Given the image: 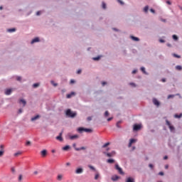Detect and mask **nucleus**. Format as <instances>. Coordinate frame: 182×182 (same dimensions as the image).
I'll return each instance as SVG.
<instances>
[{"label": "nucleus", "mask_w": 182, "mask_h": 182, "mask_svg": "<svg viewBox=\"0 0 182 182\" xmlns=\"http://www.w3.org/2000/svg\"><path fill=\"white\" fill-rule=\"evenodd\" d=\"M118 2H119L120 4H122V5L124 4L123 3V1H120V0H118Z\"/></svg>", "instance_id": "obj_54"}, {"label": "nucleus", "mask_w": 182, "mask_h": 182, "mask_svg": "<svg viewBox=\"0 0 182 182\" xmlns=\"http://www.w3.org/2000/svg\"><path fill=\"white\" fill-rule=\"evenodd\" d=\"M136 72H137V70H134L132 71V74H136Z\"/></svg>", "instance_id": "obj_61"}, {"label": "nucleus", "mask_w": 182, "mask_h": 182, "mask_svg": "<svg viewBox=\"0 0 182 182\" xmlns=\"http://www.w3.org/2000/svg\"><path fill=\"white\" fill-rule=\"evenodd\" d=\"M33 87H35V88H36V87H38V86H40V84L39 83H35V84H33Z\"/></svg>", "instance_id": "obj_35"}, {"label": "nucleus", "mask_w": 182, "mask_h": 182, "mask_svg": "<svg viewBox=\"0 0 182 182\" xmlns=\"http://www.w3.org/2000/svg\"><path fill=\"white\" fill-rule=\"evenodd\" d=\"M4 151H0V157L3 156Z\"/></svg>", "instance_id": "obj_45"}, {"label": "nucleus", "mask_w": 182, "mask_h": 182, "mask_svg": "<svg viewBox=\"0 0 182 182\" xmlns=\"http://www.w3.org/2000/svg\"><path fill=\"white\" fill-rule=\"evenodd\" d=\"M107 162L112 164L114 163V159H107Z\"/></svg>", "instance_id": "obj_25"}, {"label": "nucleus", "mask_w": 182, "mask_h": 182, "mask_svg": "<svg viewBox=\"0 0 182 182\" xmlns=\"http://www.w3.org/2000/svg\"><path fill=\"white\" fill-rule=\"evenodd\" d=\"M172 38H173V40H174V41L178 40V37L176 35H173Z\"/></svg>", "instance_id": "obj_26"}, {"label": "nucleus", "mask_w": 182, "mask_h": 182, "mask_svg": "<svg viewBox=\"0 0 182 182\" xmlns=\"http://www.w3.org/2000/svg\"><path fill=\"white\" fill-rule=\"evenodd\" d=\"M18 181H22V175H19V177L18 178Z\"/></svg>", "instance_id": "obj_41"}, {"label": "nucleus", "mask_w": 182, "mask_h": 182, "mask_svg": "<svg viewBox=\"0 0 182 182\" xmlns=\"http://www.w3.org/2000/svg\"><path fill=\"white\" fill-rule=\"evenodd\" d=\"M92 119V117H87V121L90 122Z\"/></svg>", "instance_id": "obj_39"}, {"label": "nucleus", "mask_w": 182, "mask_h": 182, "mask_svg": "<svg viewBox=\"0 0 182 182\" xmlns=\"http://www.w3.org/2000/svg\"><path fill=\"white\" fill-rule=\"evenodd\" d=\"M82 70H78V71H77V74H81Z\"/></svg>", "instance_id": "obj_58"}, {"label": "nucleus", "mask_w": 182, "mask_h": 182, "mask_svg": "<svg viewBox=\"0 0 182 182\" xmlns=\"http://www.w3.org/2000/svg\"><path fill=\"white\" fill-rule=\"evenodd\" d=\"M148 10H149V6H146L145 8H144V11L147 12Z\"/></svg>", "instance_id": "obj_37"}, {"label": "nucleus", "mask_w": 182, "mask_h": 182, "mask_svg": "<svg viewBox=\"0 0 182 182\" xmlns=\"http://www.w3.org/2000/svg\"><path fill=\"white\" fill-rule=\"evenodd\" d=\"M159 42L161 43H166V41L164 39H160L159 40Z\"/></svg>", "instance_id": "obj_42"}, {"label": "nucleus", "mask_w": 182, "mask_h": 182, "mask_svg": "<svg viewBox=\"0 0 182 182\" xmlns=\"http://www.w3.org/2000/svg\"><path fill=\"white\" fill-rule=\"evenodd\" d=\"M137 141V140L136 139H130L129 140V144H128V148H131V146H132V144L136 143Z\"/></svg>", "instance_id": "obj_6"}, {"label": "nucleus", "mask_w": 182, "mask_h": 182, "mask_svg": "<svg viewBox=\"0 0 182 182\" xmlns=\"http://www.w3.org/2000/svg\"><path fill=\"white\" fill-rule=\"evenodd\" d=\"M159 176H164V172H159Z\"/></svg>", "instance_id": "obj_51"}, {"label": "nucleus", "mask_w": 182, "mask_h": 182, "mask_svg": "<svg viewBox=\"0 0 182 182\" xmlns=\"http://www.w3.org/2000/svg\"><path fill=\"white\" fill-rule=\"evenodd\" d=\"M105 117H107L109 116V112L107 111L105 112Z\"/></svg>", "instance_id": "obj_44"}, {"label": "nucleus", "mask_w": 182, "mask_h": 182, "mask_svg": "<svg viewBox=\"0 0 182 182\" xmlns=\"http://www.w3.org/2000/svg\"><path fill=\"white\" fill-rule=\"evenodd\" d=\"M131 39H132V41H134L136 42H139L140 41V38H137V37H134L131 36Z\"/></svg>", "instance_id": "obj_15"}, {"label": "nucleus", "mask_w": 182, "mask_h": 182, "mask_svg": "<svg viewBox=\"0 0 182 182\" xmlns=\"http://www.w3.org/2000/svg\"><path fill=\"white\" fill-rule=\"evenodd\" d=\"M165 122H166V125L169 127V129L171 130V132H173L174 131V127H173L171 124V122L168 120H165Z\"/></svg>", "instance_id": "obj_4"}, {"label": "nucleus", "mask_w": 182, "mask_h": 182, "mask_svg": "<svg viewBox=\"0 0 182 182\" xmlns=\"http://www.w3.org/2000/svg\"><path fill=\"white\" fill-rule=\"evenodd\" d=\"M30 145H31V141L26 142V146H30Z\"/></svg>", "instance_id": "obj_48"}, {"label": "nucleus", "mask_w": 182, "mask_h": 182, "mask_svg": "<svg viewBox=\"0 0 182 182\" xmlns=\"http://www.w3.org/2000/svg\"><path fill=\"white\" fill-rule=\"evenodd\" d=\"M141 71H142V73H144V74L146 75L144 67H141Z\"/></svg>", "instance_id": "obj_29"}, {"label": "nucleus", "mask_w": 182, "mask_h": 182, "mask_svg": "<svg viewBox=\"0 0 182 182\" xmlns=\"http://www.w3.org/2000/svg\"><path fill=\"white\" fill-rule=\"evenodd\" d=\"M141 129V125L140 124H134L133 125V131L137 132Z\"/></svg>", "instance_id": "obj_5"}, {"label": "nucleus", "mask_w": 182, "mask_h": 182, "mask_svg": "<svg viewBox=\"0 0 182 182\" xmlns=\"http://www.w3.org/2000/svg\"><path fill=\"white\" fill-rule=\"evenodd\" d=\"M93 60H100V56L97 57V58H94Z\"/></svg>", "instance_id": "obj_43"}, {"label": "nucleus", "mask_w": 182, "mask_h": 182, "mask_svg": "<svg viewBox=\"0 0 182 182\" xmlns=\"http://www.w3.org/2000/svg\"><path fill=\"white\" fill-rule=\"evenodd\" d=\"M174 96H175L174 95H168V100L173 98Z\"/></svg>", "instance_id": "obj_33"}, {"label": "nucleus", "mask_w": 182, "mask_h": 182, "mask_svg": "<svg viewBox=\"0 0 182 182\" xmlns=\"http://www.w3.org/2000/svg\"><path fill=\"white\" fill-rule=\"evenodd\" d=\"M176 69L177 70H182V66H181V65H177V66H176Z\"/></svg>", "instance_id": "obj_27"}, {"label": "nucleus", "mask_w": 182, "mask_h": 182, "mask_svg": "<svg viewBox=\"0 0 182 182\" xmlns=\"http://www.w3.org/2000/svg\"><path fill=\"white\" fill-rule=\"evenodd\" d=\"M38 119H40V115H36L35 117L31 118V122H35Z\"/></svg>", "instance_id": "obj_9"}, {"label": "nucleus", "mask_w": 182, "mask_h": 182, "mask_svg": "<svg viewBox=\"0 0 182 182\" xmlns=\"http://www.w3.org/2000/svg\"><path fill=\"white\" fill-rule=\"evenodd\" d=\"M86 148L85 147H80V148H75V151H81V150H85Z\"/></svg>", "instance_id": "obj_22"}, {"label": "nucleus", "mask_w": 182, "mask_h": 182, "mask_svg": "<svg viewBox=\"0 0 182 182\" xmlns=\"http://www.w3.org/2000/svg\"><path fill=\"white\" fill-rule=\"evenodd\" d=\"M38 173V172H37V171H35V172H33V174L37 175Z\"/></svg>", "instance_id": "obj_64"}, {"label": "nucleus", "mask_w": 182, "mask_h": 182, "mask_svg": "<svg viewBox=\"0 0 182 182\" xmlns=\"http://www.w3.org/2000/svg\"><path fill=\"white\" fill-rule=\"evenodd\" d=\"M118 2H119L120 4H122V5L124 4L123 3V1H120V0H118Z\"/></svg>", "instance_id": "obj_53"}, {"label": "nucleus", "mask_w": 182, "mask_h": 182, "mask_svg": "<svg viewBox=\"0 0 182 182\" xmlns=\"http://www.w3.org/2000/svg\"><path fill=\"white\" fill-rule=\"evenodd\" d=\"M47 151L46 149H43V151H41V156H43V157H45L46 156Z\"/></svg>", "instance_id": "obj_20"}, {"label": "nucleus", "mask_w": 182, "mask_h": 182, "mask_svg": "<svg viewBox=\"0 0 182 182\" xmlns=\"http://www.w3.org/2000/svg\"><path fill=\"white\" fill-rule=\"evenodd\" d=\"M88 168L92 171H95V168L94 166H91V165H88Z\"/></svg>", "instance_id": "obj_36"}, {"label": "nucleus", "mask_w": 182, "mask_h": 182, "mask_svg": "<svg viewBox=\"0 0 182 182\" xmlns=\"http://www.w3.org/2000/svg\"><path fill=\"white\" fill-rule=\"evenodd\" d=\"M56 140L59 141H63L62 133L59 134V136H56Z\"/></svg>", "instance_id": "obj_13"}, {"label": "nucleus", "mask_w": 182, "mask_h": 182, "mask_svg": "<svg viewBox=\"0 0 182 182\" xmlns=\"http://www.w3.org/2000/svg\"><path fill=\"white\" fill-rule=\"evenodd\" d=\"M41 14V11H37L36 13V15H37V16H40Z\"/></svg>", "instance_id": "obj_46"}, {"label": "nucleus", "mask_w": 182, "mask_h": 182, "mask_svg": "<svg viewBox=\"0 0 182 182\" xmlns=\"http://www.w3.org/2000/svg\"><path fill=\"white\" fill-rule=\"evenodd\" d=\"M16 31V28H11V29H8V32L9 33H13Z\"/></svg>", "instance_id": "obj_28"}, {"label": "nucleus", "mask_w": 182, "mask_h": 182, "mask_svg": "<svg viewBox=\"0 0 182 182\" xmlns=\"http://www.w3.org/2000/svg\"><path fill=\"white\" fill-rule=\"evenodd\" d=\"M149 167L150 168H153V164H149Z\"/></svg>", "instance_id": "obj_55"}, {"label": "nucleus", "mask_w": 182, "mask_h": 182, "mask_svg": "<svg viewBox=\"0 0 182 182\" xmlns=\"http://www.w3.org/2000/svg\"><path fill=\"white\" fill-rule=\"evenodd\" d=\"M51 85H53L54 87L58 86V84L55 83L54 81H51Z\"/></svg>", "instance_id": "obj_40"}, {"label": "nucleus", "mask_w": 182, "mask_h": 182, "mask_svg": "<svg viewBox=\"0 0 182 182\" xmlns=\"http://www.w3.org/2000/svg\"><path fill=\"white\" fill-rule=\"evenodd\" d=\"M56 179L59 181H62L63 179V175H58V177L56 178Z\"/></svg>", "instance_id": "obj_21"}, {"label": "nucleus", "mask_w": 182, "mask_h": 182, "mask_svg": "<svg viewBox=\"0 0 182 182\" xmlns=\"http://www.w3.org/2000/svg\"><path fill=\"white\" fill-rule=\"evenodd\" d=\"M152 103H154V105H155V106L159 107L160 105V103L159 102L158 100L154 98V100H152Z\"/></svg>", "instance_id": "obj_7"}, {"label": "nucleus", "mask_w": 182, "mask_h": 182, "mask_svg": "<svg viewBox=\"0 0 182 182\" xmlns=\"http://www.w3.org/2000/svg\"><path fill=\"white\" fill-rule=\"evenodd\" d=\"M150 11H151L152 14H155V11L153 9H150Z\"/></svg>", "instance_id": "obj_57"}, {"label": "nucleus", "mask_w": 182, "mask_h": 182, "mask_svg": "<svg viewBox=\"0 0 182 182\" xmlns=\"http://www.w3.org/2000/svg\"><path fill=\"white\" fill-rule=\"evenodd\" d=\"M173 56L174 58H177L178 59L181 58V56L178 55H177V54H173Z\"/></svg>", "instance_id": "obj_34"}, {"label": "nucleus", "mask_w": 182, "mask_h": 182, "mask_svg": "<svg viewBox=\"0 0 182 182\" xmlns=\"http://www.w3.org/2000/svg\"><path fill=\"white\" fill-rule=\"evenodd\" d=\"M182 117V114H176V115H174V117L175 118H178V119H179V118H181Z\"/></svg>", "instance_id": "obj_32"}, {"label": "nucleus", "mask_w": 182, "mask_h": 182, "mask_svg": "<svg viewBox=\"0 0 182 182\" xmlns=\"http://www.w3.org/2000/svg\"><path fill=\"white\" fill-rule=\"evenodd\" d=\"M119 124H120V122H117V127L119 128Z\"/></svg>", "instance_id": "obj_59"}, {"label": "nucleus", "mask_w": 182, "mask_h": 182, "mask_svg": "<svg viewBox=\"0 0 182 182\" xmlns=\"http://www.w3.org/2000/svg\"><path fill=\"white\" fill-rule=\"evenodd\" d=\"M18 114H21L22 113V109H19V110L18 111Z\"/></svg>", "instance_id": "obj_56"}, {"label": "nucleus", "mask_w": 182, "mask_h": 182, "mask_svg": "<svg viewBox=\"0 0 182 182\" xmlns=\"http://www.w3.org/2000/svg\"><path fill=\"white\" fill-rule=\"evenodd\" d=\"M102 9H107V4L105 3H102Z\"/></svg>", "instance_id": "obj_38"}, {"label": "nucleus", "mask_w": 182, "mask_h": 182, "mask_svg": "<svg viewBox=\"0 0 182 182\" xmlns=\"http://www.w3.org/2000/svg\"><path fill=\"white\" fill-rule=\"evenodd\" d=\"M69 139H70V140H74L75 139H78V135L69 136Z\"/></svg>", "instance_id": "obj_14"}, {"label": "nucleus", "mask_w": 182, "mask_h": 182, "mask_svg": "<svg viewBox=\"0 0 182 182\" xmlns=\"http://www.w3.org/2000/svg\"><path fill=\"white\" fill-rule=\"evenodd\" d=\"M83 132H85L87 133H91V132H92V129H87V128H83V127L78 128V132L82 133Z\"/></svg>", "instance_id": "obj_2"}, {"label": "nucleus", "mask_w": 182, "mask_h": 182, "mask_svg": "<svg viewBox=\"0 0 182 182\" xmlns=\"http://www.w3.org/2000/svg\"><path fill=\"white\" fill-rule=\"evenodd\" d=\"M166 4H168V5H171V3L170 1H166Z\"/></svg>", "instance_id": "obj_52"}, {"label": "nucleus", "mask_w": 182, "mask_h": 182, "mask_svg": "<svg viewBox=\"0 0 182 182\" xmlns=\"http://www.w3.org/2000/svg\"><path fill=\"white\" fill-rule=\"evenodd\" d=\"M109 144H110V143L107 142V144L102 145V148H107Z\"/></svg>", "instance_id": "obj_31"}, {"label": "nucleus", "mask_w": 182, "mask_h": 182, "mask_svg": "<svg viewBox=\"0 0 182 182\" xmlns=\"http://www.w3.org/2000/svg\"><path fill=\"white\" fill-rule=\"evenodd\" d=\"M39 41H40V38H33V40H32V41H31V44H33V43L39 42Z\"/></svg>", "instance_id": "obj_12"}, {"label": "nucleus", "mask_w": 182, "mask_h": 182, "mask_svg": "<svg viewBox=\"0 0 182 182\" xmlns=\"http://www.w3.org/2000/svg\"><path fill=\"white\" fill-rule=\"evenodd\" d=\"M19 104H22L23 107H25L26 104V100H19Z\"/></svg>", "instance_id": "obj_18"}, {"label": "nucleus", "mask_w": 182, "mask_h": 182, "mask_svg": "<svg viewBox=\"0 0 182 182\" xmlns=\"http://www.w3.org/2000/svg\"><path fill=\"white\" fill-rule=\"evenodd\" d=\"M70 146L68 145L63 147V151H68L69 150Z\"/></svg>", "instance_id": "obj_24"}, {"label": "nucleus", "mask_w": 182, "mask_h": 182, "mask_svg": "<svg viewBox=\"0 0 182 182\" xmlns=\"http://www.w3.org/2000/svg\"><path fill=\"white\" fill-rule=\"evenodd\" d=\"M112 120H113V117L107 118V122H110Z\"/></svg>", "instance_id": "obj_47"}, {"label": "nucleus", "mask_w": 182, "mask_h": 182, "mask_svg": "<svg viewBox=\"0 0 182 182\" xmlns=\"http://www.w3.org/2000/svg\"><path fill=\"white\" fill-rule=\"evenodd\" d=\"M119 178H120V177L118 176H112V181H118Z\"/></svg>", "instance_id": "obj_10"}, {"label": "nucleus", "mask_w": 182, "mask_h": 182, "mask_svg": "<svg viewBox=\"0 0 182 182\" xmlns=\"http://www.w3.org/2000/svg\"><path fill=\"white\" fill-rule=\"evenodd\" d=\"M22 154V153L21 151H18L16 154H14V156L17 157L18 156Z\"/></svg>", "instance_id": "obj_30"}, {"label": "nucleus", "mask_w": 182, "mask_h": 182, "mask_svg": "<svg viewBox=\"0 0 182 182\" xmlns=\"http://www.w3.org/2000/svg\"><path fill=\"white\" fill-rule=\"evenodd\" d=\"M178 8H179V10L182 11V6H178Z\"/></svg>", "instance_id": "obj_63"}, {"label": "nucleus", "mask_w": 182, "mask_h": 182, "mask_svg": "<svg viewBox=\"0 0 182 182\" xmlns=\"http://www.w3.org/2000/svg\"><path fill=\"white\" fill-rule=\"evenodd\" d=\"M73 96H75V92H70V94L67 95V99H70Z\"/></svg>", "instance_id": "obj_17"}, {"label": "nucleus", "mask_w": 182, "mask_h": 182, "mask_svg": "<svg viewBox=\"0 0 182 182\" xmlns=\"http://www.w3.org/2000/svg\"><path fill=\"white\" fill-rule=\"evenodd\" d=\"M82 173H83V169L81 168H77L75 170V174H81Z\"/></svg>", "instance_id": "obj_8"}, {"label": "nucleus", "mask_w": 182, "mask_h": 182, "mask_svg": "<svg viewBox=\"0 0 182 182\" xmlns=\"http://www.w3.org/2000/svg\"><path fill=\"white\" fill-rule=\"evenodd\" d=\"M102 86H105V85H107V82H102Z\"/></svg>", "instance_id": "obj_60"}, {"label": "nucleus", "mask_w": 182, "mask_h": 182, "mask_svg": "<svg viewBox=\"0 0 182 182\" xmlns=\"http://www.w3.org/2000/svg\"><path fill=\"white\" fill-rule=\"evenodd\" d=\"M100 177V173H99L98 172H97V173L95 174V180L99 179Z\"/></svg>", "instance_id": "obj_19"}, {"label": "nucleus", "mask_w": 182, "mask_h": 182, "mask_svg": "<svg viewBox=\"0 0 182 182\" xmlns=\"http://www.w3.org/2000/svg\"><path fill=\"white\" fill-rule=\"evenodd\" d=\"M129 85H131L132 87H136V85L133 82L129 83Z\"/></svg>", "instance_id": "obj_49"}, {"label": "nucleus", "mask_w": 182, "mask_h": 182, "mask_svg": "<svg viewBox=\"0 0 182 182\" xmlns=\"http://www.w3.org/2000/svg\"><path fill=\"white\" fill-rule=\"evenodd\" d=\"M115 169L118 171L120 175H124V172L122 170V168L119 167L118 164H115Z\"/></svg>", "instance_id": "obj_3"}, {"label": "nucleus", "mask_w": 182, "mask_h": 182, "mask_svg": "<svg viewBox=\"0 0 182 182\" xmlns=\"http://www.w3.org/2000/svg\"><path fill=\"white\" fill-rule=\"evenodd\" d=\"M21 80H22V78L21 77H16V80H18V81H21Z\"/></svg>", "instance_id": "obj_50"}, {"label": "nucleus", "mask_w": 182, "mask_h": 182, "mask_svg": "<svg viewBox=\"0 0 182 182\" xmlns=\"http://www.w3.org/2000/svg\"><path fill=\"white\" fill-rule=\"evenodd\" d=\"M65 165L67 166H70V163H67V164H65Z\"/></svg>", "instance_id": "obj_62"}, {"label": "nucleus", "mask_w": 182, "mask_h": 182, "mask_svg": "<svg viewBox=\"0 0 182 182\" xmlns=\"http://www.w3.org/2000/svg\"><path fill=\"white\" fill-rule=\"evenodd\" d=\"M105 154L107 155V157H113V156L115 155V152L114 151H112V152H110L109 154L105 153Z\"/></svg>", "instance_id": "obj_11"}, {"label": "nucleus", "mask_w": 182, "mask_h": 182, "mask_svg": "<svg viewBox=\"0 0 182 182\" xmlns=\"http://www.w3.org/2000/svg\"><path fill=\"white\" fill-rule=\"evenodd\" d=\"M11 94V89H8L5 90V95H9Z\"/></svg>", "instance_id": "obj_16"}, {"label": "nucleus", "mask_w": 182, "mask_h": 182, "mask_svg": "<svg viewBox=\"0 0 182 182\" xmlns=\"http://www.w3.org/2000/svg\"><path fill=\"white\" fill-rule=\"evenodd\" d=\"M65 114H67L68 117L74 118L77 114L75 112L70 111V109H67Z\"/></svg>", "instance_id": "obj_1"}, {"label": "nucleus", "mask_w": 182, "mask_h": 182, "mask_svg": "<svg viewBox=\"0 0 182 182\" xmlns=\"http://www.w3.org/2000/svg\"><path fill=\"white\" fill-rule=\"evenodd\" d=\"M126 182H134V180L132 178H128Z\"/></svg>", "instance_id": "obj_23"}]
</instances>
